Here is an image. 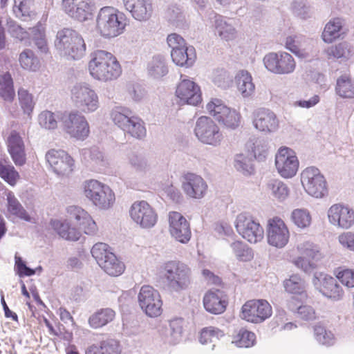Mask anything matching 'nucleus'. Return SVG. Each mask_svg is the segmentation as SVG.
<instances>
[{
	"instance_id": "obj_3",
	"label": "nucleus",
	"mask_w": 354,
	"mask_h": 354,
	"mask_svg": "<svg viewBox=\"0 0 354 354\" xmlns=\"http://www.w3.org/2000/svg\"><path fill=\"white\" fill-rule=\"evenodd\" d=\"M55 46L59 54L68 59L79 60L86 51V44L83 37L71 28H64L57 32Z\"/></svg>"
},
{
	"instance_id": "obj_60",
	"label": "nucleus",
	"mask_w": 354,
	"mask_h": 354,
	"mask_svg": "<svg viewBox=\"0 0 354 354\" xmlns=\"http://www.w3.org/2000/svg\"><path fill=\"white\" fill-rule=\"evenodd\" d=\"M167 17L169 21L176 27L180 28L185 27V16L178 7H169L167 11Z\"/></svg>"
},
{
	"instance_id": "obj_62",
	"label": "nucleus",
	"mask_w": 354,
	"mask_h": 354,
	"mask_svg": "<svg viewBox=\"0 0 354 354\" xmlns=\"http://www.w3.org/2000/svg\"><path fill=\"white\" fill-rule=\"evenodd\" d=\"M315 337L317 341L325 346H331L335 342L333 334L326 330L323 326H316L314 328Z\"/></svg>"
},
{
	"instance_id": "obj_40",
	"label": "nucleus",
	"mask_w": 354,
	"mask_h": 354,
	"mask_svg": "<svg viewBox=\"0 0 354 354\" xmlns=\"http://www.w3.org/2000/svg\"><path fill=\"white\" fill-rule=\"evenodd\" d=\"M0 97L10 102L15 97L14 82L9 72H6L0 75Z\"/></svg>"
},
{
	"instance_id": "obj_56",
	"label": "nucleus",
	"mask_w": 354,
	"mask_h": 354,
	"mask_svg": "<svg viewBox=\"0 0 354 354\" xmlns=\"http://www.w3.org/2000/svg\"><path fill=\"white\" fill-rule=\"evenodd\" d=\"M297 249L299 254L308 259L318 261L321 259V253L317 245L309 241L304 242L298 245Z\"/></svg>"
},
{
	"instance_id": "obj_37",
	"label": "nucleus",
	"mask_w": 354,
	"mask_h": 354,
	"mask_svg": "<svg viewBox=\"0 0 354 354\" xmlns=\"http://www.w3.org/2000/svg\"><path fill=\"white\" fill-rule=\"evenodd\" d=\"M322 286L321 292L324 296L335 301H338L343 297L344 291L333 277L324 275Z\"/></svg>"
},
{
	"instance_id": "obj_46",
	"label": "nucleus",
	"mask_w": 354,
	"mask_h": 354,
	"mask_svg": "<svg viewBox=\"0 0 354 354\" xmlns=\"http://www.w3.org/2000/svg\"><path fill=\"white\" fill-rule=\"evenodd\" d=\"M64 112H41L38 116L39 125L46 129H54L57 127L58 119L62 122Z\"/></svg>"
},
{
	"instance_id": "obj_13",
	"label": "nucleus",
	"mask_w": 354,
	"mask_h": 354,
	"mask_svg": "<svg viewBox=\"0 0 354 354\" xmlns=\"http://www.w3.org/2000/svg\"><path fill=\"white\" fill-rule=\"evenodd\" d=\"M272 313V307L266 300L252 299L242 306L241 317L249 322L259 324L269 318Z\"/></svg>"
},
{
	"instance_id": "obj_41",
	"label": "nucleus",
	"mask_w": 354,
	"mask_h": 354,
	"mask_svg": "<svg viewBox=\"0 0 354 354\" xmlns=\"http://www.w3.org/2000/svg\"><path fill=\"white\" fill-rule=\"evenodd\" d=\"M337 94L343 98L354 97V84L351 77L348 75H342L337 78L335 86Z\"/></svg>"
},
{
	"instance_id": "obj_7",
	"label": "nucleus",
	"mask_w": 354,
	"mask_h": 354,
	"mask_svg": "<svg viewBox=\"0 0 354 354\" xmlns=\"http://www.w3.org/2000/svg\"><path fill=\"white\" fill-rule=\"evenodd\" d=\"M167 41L171 48V57L174 63L187 68L194 64L196 59V50L194 46H188L180 35L170 34L167 36Z\"/></svg>"
},
{
	"instance_id": "obj_57",
	"label": "nucleus",
	"mask_w": 354,
	"mask_h": 354,
	"mask_svg": "<svg viewBox=\"0 0 354 354\" xmlns=\"http://www.w3.org/2000/svg\"><path fill=\"white\" fill-rule=\"evenodd\" d=\"M236 169L243 175H250L253 172L252 160L243 154H237L234 158Z\"/></svg>"
},
{
	"instance_id": "obj_30",
	"label": "nucleus",
	"mask_w": 354,
	"mask_h": 354,
	"mask_svg": "<svg viewBox=\"0 0 354 354\" xmlns=\"http://www.w3.org/2000/svg\"><path fill=\"white\" fill-rule=\"evenodd\" d=\"M6 201L7 213L6 216L8 218L14 217L27 222L34 223L32 217L23 207L12 192L9 191L6 194Z\"/></svg>"
},
{
	"instance_id": "obj_17",
	"label": "nucleus",
	"mask_w": 354,
	"mask_h": 354,
	"mask_svg": "<svg viewBox=\"0 0 354 354\" xmlns=\"http://www.w3.org/2000/svg\"><path fill=\"white\" fill-rule=\"evenodd\" d=\"M178 84L176 95L178 99V104L198 106L202 102L201 91L199 86L189 79L183 78Z\"/></svg>"
},
{
	"instance_id": "obj_11",
	"label": "nucleus",
	"mask_w": 354,
	"mask_h": 354,
	"mask_svg": "<svg viewBox=\"0 0 354 354\" xmlns=\"http://www.w3.org/2000/svg\"><path fill=\"white\" fill-rule=\"evenodd\" d=\"M235 227L238 233L251 243H258L263 238V227L247 213H241L236 216Z\"/></svg>"
},
{
	"instance_id": "obj_45",
	"label": "nucleus",
	"mask_w": 354,
	"mask_h": 354,
	"mask_svg": "<svg viewBox=\"0 0 354 354\" xmlns=\"http://www.w3.org/2000/svg\"><path fill=\"white\" fill-rule=\"evenodd\" d=\"M149 75L154 78H160L168 73L165 59L163 56L158 55L153 56L148 64Z\"/></svg>"
},
{
	"instance_id": "obj_52",
	"label": "nucleus",
	"mask_w": 354,
	"mask_h": 354,
	"mask_svg": "<svg viewBox=\"0 0 354 354\" xmlns=\"http://www.w3.org/2000/svg\"><path fill=\"white\" fill-rule=\"evenodd\" d=\"M34 0H14L13 11L17 17H29L34 12Z\"/></svg>"
},
{
	"instance_id": "obj_14",
	"label": "nucleus",
	"mask_w": 354,
	"mask_h": 354,
	"mask_svg": "<svg viewBox=\"0 0 354 354\" xmlns=\"http://www.w3.org/2000/svg\"><path fill=\"white\" fill-rule=\"evenodd\" d=\"M129 214L131 219L143 229L153 227L158 220L156 211L145 201L134 202L131 206Z\"/></svg>"
},
{
	"instance_id": "obj_36",
	"label": "nucleus",
	"mask_w": 354,
	"mask_h": 354,
	"mask_svg": "<svg viewBox=\"0 0 354 354\" xmlns=\"http://www.w3.org/2000/svg\"><path fill=\"white\" fill-rule=\"evenodd\" d=\"M50 225L53 230L63 239L75 241L80 237V233L74 227H71L66 221L51 220Z\"/></svg>"
},
{
	"instance_id": "obj_27",
	"label": "nucleus",
	"mask_w": 354,
	"mask_h": 354,
	"mask_svg": "<svg viewBox=\"0 0 354 354\" xmlns=\"http://www.w3.org/2000/svg\"><path fill=\"white\" fill-rule=\"evenodd\" d=\"M66 212L71 220L74 219L76 224L88 235H93L97 230L95 222L84 209L79 206L71 205L67 207Z\"/></svg>"
},
{
	"instance_id": "obj_16",
	"label": "nucleus",
	"mask_w": 354,
	"mask_h": 354,
	"mask_svg": "<svg viewBox=\"0 0 354 354\" xmlns=\"http://www.w3.org/2000/svg\"><path fill=\"white\" fill-rule=\"evenodd\" d=\"M62 123L66 133L73 138L84 140L88 136V124L78 112H64Z\"/></svg>"
},
{
	"instance_id": "obj_1",
	"label": "nucleus",
	"mask_w": 354,
	"mask_h": 354,
	"mask_svg": "<svg viewBox=\"0 0 354 354\" xmlns=\"http://www.w3.org/2000/svg\"><path fill=\"white\" fill-rule=\"evenodd\" d=\"M191 281V269L183 262L169 261L161 266L160 283L170 293H180L187 290Z\"/></svg>"
},
{
	"instance_id": "obj_25",
	"label": "nucleus",
	"mask_w": 354,
	"mask_h": 354,
	"mask_svg": "<svg viewBox=\"0 0 354 354\" xmlns=\"http://www.w3.org/2000/svg\"><path fill=\"white\" fill-rule=\"evenodd\" d=\"M182 188L189 197L200 199L205 196L207 185L201 176L187 173L183 176Z\"/></svg>"
},
{
	"instance_id": "obj_38",
	"label": "nucleus",
	"mask_w": 354,
	"mask_h": 354,
	"mask_svg": "<svg viewBox=\"0 0 354 354\" xmlns=\"http://www.w3.org/2000/svg\"><path fill=\"white\" fill-rule=\"evenodd\" d=\"M344 19L336 17L330 19L326 25L322 37L324 42L332 43L335 39L339 37L340 32L344 24Z\"/></svg>"
},
{
	"instance_id": "obj_23",
	"label": "nucleus",
	"mask_w": 354,
	"mask_h": 354,
	"mask_svg": "<svg viewBox=\"0 0 354 354\" xmlns=\"http://www.w3.org/2000/svg\"><path fill=\"white\" fill-rule=\"evenodd\" d=\"M66 14L80 21H85L92 15L93 0H62Z\"/></svg>"
},
{
	"instance_id": "obj_44",
	"label": "nucleus",
	"mask_w": 354,
	"mask_h": 354,
	"mask_svg": "<svg viewBox=\"0 0 354 354\" xmlns=\"http://www.w3.org/2000/svg\"><path fill=\"white\" fill-rule=\"evenodd\" d=\"M214 118L227 128L234 129L241 122L239 112H214Z\"/></svg>"
},
{
	"instance_id": "obj_35",
	"label": "nucleus",
	"mask_w": 354,
	"mask_h": 354,
	"mask_svg": "<svg viewBox=\"0 0 354 354\" xmlns=\"http://www.w3.org/2000/svg\"><path fill=\"white\" fill-rule=\"evenodd\" d=\"M115 317V312L110 308H101L95 311L88 318L89 326L94 329L100 328L111 322Z\"/></svg>"
},
{
	"instance_id": "obj_28",
	"label": "nucleus",
	"mask_w": 354,
	"mask_h": 354,
	"mask_svg": "<svg viewBox=\"0 0 354 354\" xmlns=\"http://www.w3.org/2000/svg\"><path fill=\"white\" fill-rule=\"evenodd\" d=\"M125 8L140 21L148 20L153 12L151 0H123Z\"/></svg>"
},
{
	"instance_id": "obj_34",
	"label": "nucleus",
	"mask_w": 354,
	"mask_h": 354,
	"mask_svg": "<svg viewBox=\"0 0 354 354\" xmlns=\"http://www.w3.org/2000/svg\"><path fill=\"white\" fill-rule=\"evenodd\" d=\"M238 91L243 97H250L255 90L254 84L250 73L245 70L239 71L235 76Z\"/></svg>"
},
{
	"instance_id": "obj_55",
	"label": "nucleus",
	"mask_w": 354,
	"mask_h": 354,
	"mask_svg": "<svg viewBox=\"0 0 354 354\" xmlns=\"http://www.w3.org/2000/svg\"><path fill=\"white\" fill-rule=\"evenodd\" d=\"M233 252L239 260L247 261L253 257L252 250L241 241H236L230 244Z\"/></svg>"
},
{
	"instance_id": "obj_29",
	"label": "nucleus",
	"mask_w": 354,
	"mask_h": 354,
	"mask_svg": "<svg viewBox=\"0 0 354 354\" xmlns=\"http://www.w3.org/2000/svg\"><path fill=\"white\" fill-rule=\"evenodd\" d=\"M203 306L212 314H221L227 306L225 295L218 289L209 290L203 297Z\"/></svg>"
},
{
	"instance_id": "obj_48",
	"label": "nucleus",
	"mask_w": 354,
	"mask_h": 354,
	"mask_svg": "<svg viewBox=\"0 0 354 354\" xmlns=\"http://www.w3.org/2000/svg\"><path fill=\"white\" fill-rule=\"evenodd\" d=\"M224 336L223 330L218 328L209 326L202 329L199 341L202 344H207L208 343H213L212 349L215 346V343Z\"/></svg>"
},
{
	"instance_id": "obj_33",
	"label": "nucleus",
	"mask_w": 354,
	"mask_h": 354,
	"mask_svg": "<svg viewBox=\"0 0 354 354\" xmlns=\"http://www.w3.org/2000/svg\"><path fill=\"white\" fill-rule=\"evenodd\" d=\"M183 319L175 318L169 321L162 330V335L165 342L171 344H176L181 338L183 332Z\"/></svg>"
},
{
	"instance_id": "obj_47",
	"label": "nucleus",
	"mask_w": 354,
	"mask_h": 354,
	"mask_svg": "<svg viewBox=\"0 0 354 354\" xmlns=\"http://www.w3.org/2000/svg\"><path fill=\"white\" fill-rule=\"evenodd\" d=\"M256 335L245 328H241L234 336L232 343L241 348H249L254 344Z\"/></svg>"
},
{
	"instance_id": "obj_2",
	"label": "nucleus",
	"mask_w": 354,
	"mask_h": 354,
	"mask_svg": "<svg viewBox=\"0 0 354 354\" xmlns=\"http://www.w3.org/2000/svg\"><path fill=\"white\" fill-rule=\"evenodd\" d=\"M91 57L88 70L93 78L106 82L116 79L121 74L120 65L111 53L97 50L91 53Z\"/></svg>"
},
{
	"instance_id": "obj_21",
	"label": "nucleus",
	"mask_w": 354,
	"mask_h": 354,
	"mask_svg": "<svg viewBox=\"0 0 354 354\" xmlns=\"http://www.w3.org/2000/svg\"><path fill=\"white\" fill-rule=\"evenodd\" d=\"M71 98L77 106H86L88 111L97 109V96L86 83H77L72 87Z\"/></svg>"
},
{
	"instance_id": "obj_4",
	"label": "nucleus",
	"mask_w": 354,
	"mask_h": 354,
	"mask_svg": "<svg viewBox=\"0 0 354 354\" xmlns=\"http://www.w3.org/2000/svg\"><path fill=\"white\" fill-rule=\"evenodd\" d=\"M96 23L97 28L102 37L112 38L124 32L127 21L123 12L106 6L100 10Z\"/></svg>"
},
{
	"instance_id": "obj_53",
	"label": "nucleus",
	"mask_w": 354,
	"mask_h": 354,
	"mask_svg": "<svg viewBox=\"0 0 354 354\" xmlns=\"http://www.w3.org/2000/svg\"><path fill=\"white\" fill-rule=\"evenodd\" d=\"M295 301V299L294 297L292 298L290 301H289L288 304V308L295 311L297 310V314L298 317L305 321H313L316 318V314L315 310L310 306L308 305L300 306L295 307L293 306V304Z\"/></svg>"
},
{
	"instance_id": "obj_61",
	"label": "nucleus",
	"mask_w": 354,
	"mask_h": 354,
	"mask_svg": "<svg viewBox=\"0 0 354 354\" xmlns=\"http://www.w3.org/2000/svg\"><path fill=\"white\" fill-rule=\"evenodd\" d=\"M292 219L294 223L300 228H305L310 225L311 216L306 209H297L292 213Z\"/></svg>"
},
{
	"instance_id": "obj_42",
	"label": "nucleus",
	"mask_w": 354,
	"mask_h": 354,
	"mask_svg": "<svg viewBox=\"0 0 354 354\" xmlns=\"http://www.w3.org/2000/svg\"><path fill=\"white\" fill-rule=\"evenodd\" d=\"M128 162L131 167L137 173L145 174L150 169L147 156L143 153L133 152L129 155Z\"/></svg>"
},
{
	"instance_id": "obj_8",
	"label": "nucleus",
	"mask_w": 354,
	"mask_h": 354,
	"mask_svg": "<svg viewBox=\"0 0 354 354\" xmlns=\"http://www.w3.org/2000/svg\"><path fill=\"white\" fill-rule=\"evenodd\" d=\"M301 181L306 192L315 198H321L328 194L326 180L317 167L306 168L301 174Z\"/></svg>"
},
{
	"instance_id": "obj_58",
	"label": "nucleus",
	"mask_w": 354,
	"mask_h": 354,
	"mask_svg": "<svg viewBox=\"0 0 354 354\" xmlns=\"http://www.w3.org/2000/svg\"><path fill=\"white\" fill-rule=\"evenodd\" d=\"M335 274L343 285L348 288L354 287V270L339 267L335 269Z\"/></svg>"
},
{
	"instance_id": "obj_54",
	"label": "nucleus",
	"mask_w": 354,
	"mask_h": 354,
	"mask_svg": "<svg viewBox=\"0 0 354 354\" xmlns=\"http://www.w3.org/2000/svg\"><path fill=\"white\" fill-rule=\"evenodd\" d=\"M0 177L10 185H14L19 178V174L12 165L7 164L0 158Z\"/></svg>"
},
{
	"instance_id": "obj_15",
	"label": "nucleus",
	"mask_w": 354,
	"mask_h": 354,
	"mask_svg": "<svg viewBox=\"0 0 354 354\" xmlns=\"http://www.w3.org/2000/svg\"><path fill=\"white\" fill-rule=\"evenodd\" d=\"M275 165L278 173L285 178L294 176L299 167V160L295 151L287 147H280L275 156Z\"/></svg>"
},
{
	"instance_id": "obj_19",
	"label": "nucleus",
	"mask_w": 354,
	"mask_h": 354,
	"mask_svg": "<svg viewBox=\"0 0 354 354\" xmlns=\"http://www.w3.org/2000/svg\"><path fill=\"white\" fill-rule=\"evenodd\" d=\"M111 118L114 123L131 136L142 139L146 136V129L143 121L134 116H129L122 112H112Z\"/></svg>"
},
{
	"instance_id": "obj_49",
	"label": "nucleus",
	"mask_w": 354,
	"mask_h": 354,
	"mask_svg": "<svg viewBox=\"0 0 354 354\" xmlns=\"http://www.w3.org/2000/svg\"><path fill=\"white\" fill-rule=\"evenodd\" d=\"M267 187L271 194L279 201L285 200L289 193L287 185L279 180H270L267 184Z\"/></svg>"
},
{
	"instance_id": "obj_50",
	"label": "nucleus",
	"mask_w": 354,
	"mask_h": 354,
	"mask_svg": "<svg viewBox=\"0 0 354 354\" xmlns=\"http://www.w3.org/2000/svg\"><path fill=\"white\" fill-rule=\"evenodd\" d=\"M283 286L290 294L301 295L305 290V282L299 275L293 274L283 281Z\"/></svg>"
},
{
	"instance_id": "obj_64",
	"label": "nucleus",
	"mask_w": 354,
	"mask_h": 354,
	"mask_svg": "<svg viewBox=\"0 0 354 354\" xmlns=\"http://www.w3.org/2000/svg\"><path fill=\"white\" fill-rule=\"evenodd\" d=\"M291 9L295 15L302 19L308 17L310 7L304 0L293 1L291 4Z\"/></svg>"
},
{
	"instance_id": "obj_51",
	"label": "nucleus",
	"mask_w": 354,
	"mask_h": 354,
	"mask_svg": "<svg viewBox=\"0 0 354 354\" xmlns=\"http://www.w3.org/2000/svg\"><path fill=\"white\" fill-rule=\"evenodd\" d=\"M252 143V152L254 156L259 161H262L266 159L268 153V142L266 139L262 138H257L250 140Z\"/></svg>"
},
{
	"instance_id": "obj_6",
	"label": "nucleus",
	"mask_w": 354,
	"mask_h": 354,
	"mask_svg": "<svg viewBox=\"0 0 354 354\" xmlns=\"http://www.w3.org/2000/svg\"><path fill=\"white\" fill-rule=\"evenodd\" d=\"M91 254L97 264L110 276H119L124 270V265L115 254L110 250V247L104 243H95L91 249Z\"/></svg>"
},
{
	"instance_id": "obj_31",
	"label": "nucleus",
	"mask_w": 354,
	"mask_h": 354,
	"mask_svg": "<svg viewBox=\"0 0 354 354\" xmlns=\"http://www.w3.org/2000/svg\"><path fill=\"white\" fill-rule=\"evenodd\" d=\"M252 123L260 131L272 132L277 130L278 120L274 112H253Z\"/></svg>"
},
{
	"instance_id": "obj_43",
	"label": "nucleus",
	"mask_w": 354,
	"mask_h": 354,
	"mask_svg": "<svg viewBox=\"0 0 354 354\" xmlns=\"http://www.w3.org/2000/svg\"><path fill=\"white\" fill-rule=\"evenodd\" d=\"M325 53L328 59H348L352 55L351 46L346 41L340 42L338 44L328 47Z\"/></svg>"
},
{
	"instance_id": "obj_12",
	"label": "nucleus",
	"mask_w": 354,
	"mask_h": 354,
	"mask_svg": "<svg viewBox=\"0 0 354 354\" xmlns=\"http://www.w3.org/2000/svg\"><path fill=\"white\" fill-rule=\"evenodd\" d=\"M138 303L141 309L150 317H156L162 312V301L158 290L151 286H143L139 292Z\"/></svg>"
},
{
	"instance_id": "obj_26",
	"label": "nucleus",
	"mask_w": 354,
	"mask_h": 354,
	"mask_svg": "<svg viewBox=\"0 0 354 354\" xmlns=\"http://www.w3.org/2000/svg\"><path fill=\"white\" fill-rule=\"evenodd\" d=\"M8 151L17 166H22L26 161L24 142L18 132L12 131L6 140Z\"/></svg>"
},
{
	"instance_id": "obj_39",
	"label": "nucleus",
	"mask_w": 354,
	"mask_h": 354,
	"mask_svg": "<svg viewBox=\"0 0 354 354\" xmlns=\"http://www.w3.org/2000/svg\"><path fill=\"white\" fill-rule=\"evenodd\" d=\"M21 67L29 71H37L40 68V61L35 52L30 48H25L19 55Z\"/></svg>"
},
{
	"instance_id": "obj_63",
	"label": "nucleus",
	"mask_w": 354,
	"mask_h": 354,
	"mask_svg": "<svg viewBox=\"0 0 354 354\" xmlns=\"http://www.w3.org/2000/svg\"><path fill=\"white\" fill-rule=\"evenodd\" d=\"M17 94L23 111H33L35 102L32 95L24 88H19Z\"/></svg>"
},
{
	"instance_id": "obj_24",
	"label": "nucleus",
	"mask_w": 354,
	"mask_h": 354,
	"mask_svg": "<svg viewBox=\"0 0 354 354\" xmlns=\"http://www.w3.org/2000/svg\"><path fill=\"white\" fill-rule=\"evenodd\" d=\"M46 158L57 175H64L73 170V160L63 150L51 149L46 154Z\"/></svg>"
},
{
	"instance_id": "obj_5",
	"label": "nucleus",
	"mask_w": 354,
	"mask_h": 354,
	"mask_svg": "<svg viewBox=\"0 0 354 354\" xmlns=\"http://www.w3.org/2000/svg\"><path fill=\"white\" fill-rule=\"evenodd\" d=\"M84 192L85 196L100 209L111 208L115 201V194L109 186L96 180L85 181Z\"/></svg>"
},
{
	"instance_id": "obj_22",
	"label": "nucleus",
	"mask_w": 354,
	"mask_h": 354,
	"mask_svg": "<svg viewBox=\"0 0 354 354\" xmlns=\"http://www.w3.org/2000/svg\"><path fill=\"white\" fill-rule=\"evenodd\" d=\"M169 232L173 238L181 243H187L191 238L189 223L177 212L169 214Z\"/></svg>"
},
{
	"instance_id": "obj_10",
	"label": "nucleus",
	"mask_w": 354,
	"mask_h": 354,
	"mask_svg": "<svg viewBox=\"0 0 354 354\" xmlns=\"http://www.w3.org/2000/svg\"><path fill=\"white\" fill-rule=\"evenodd\" d=\"M194 132L201 142L214 147L219 145L223 139L218 127L212 119L206 116H201L197 120Z\"/></svg>"
},
{
	"instance_id": "obj_18",
	"label": "nucleus",
	"mask_w": 354,
	"mask_h": 354,
	"mask_svg": "<svg viewBox=\"0 0 354 354\" xmlns=\"http://www.w3.org/2000/svg\"><path fill=\"white\" fill-rule=\"evenodd\" d=\"M289 238V230L282 219L274 217L268 220L267 240L270 245L282 248L288 243Z\"/></svg>"
},
{
	"instance_id": "obj_59",
	"label": "nucleus",
	"mask_w": 354,
	"mask_h": 354,
	"mask_svg": "<svg viewBox=\"0 0 354 354\" xmlns=\"http://www.w3.org/2000/svg\"><path fill=\"white\" fill-rule=\"evenodd\" d=\"M82 154L85 159H88L94 165L104 167L106 165L102 152L97 147L84 149Z\"/></svg>"
},
{
	"instance_id": "obj_32",
	"label": "nucleus",
	"mask_w": 354,
	"mask_h": 354,
	"mask_svg": "<svg viewBox=\"0 0 354 354\" xmlns=\"http://www.w3.org/2000/svg\"><path fill=\"white\" fill-rule=\"evenodd\" d=\"M209 19H214L216 32L221 37L225 40H230L234 37L236 30L232 24L230 23V19H225L213 10L209 13Z\"/></svg>"
},
{
	"instance_id": "obj_20",
	"label": "nucleus",
	"mask_w": 354,
	"mask_h": 354,
	"mask_svg": "<svg viewBox=\"0 0 354 354\" xmlns=\"http://www.w3.org/2000/svg\"><path fill=\"white\" fill-rule=\"evenodd\" d=\"M327 216L329 223L337 228L347 230L354 225V210L343 203L331 205Z\"/></svg>"
},
{
	"instance_id": "obj_9",
	"label": "nucleus",
	"mask_w": 354,
	"mask_h": 354,
	"mask_svg": "<svg viewBox=\"0 0 354 354\" xmlns=\"http://www.w3.org/2000/svg\"><path fill=\"white\" fill-rule=\"evenodd\" d=\"M263 62L268 71L277 75L290 74L295 71L296 66L292 56L283 51L266 54Z\"/></svg>"
}]
</instances>
